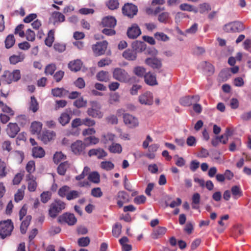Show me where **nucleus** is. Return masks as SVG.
<instances>
[{
    "mask_svg": "<svg viewBox=\"0 0 251 251\" xmlns=\"http://www.w3.org/2000/svg\"><path fill=\"white\" fill-rule=\"evenodd\" d=\"M114 79L122 83H128L131 81L130 75L124 69L116 68L112 72Z\"/></svg>",
    "mask_w": 251,
    "mask_h": 251,
    "instance_id": "f257e3e1",
    "label": "nucleus"
},
{
    "mask_svg": "<svg viewBox=\"0 0 251 251\" xmlns=\"http://www.w3.org/2000/svg\"><path fill=\"white\" fill-rule=\"evenodd\" d=\"M133 50L127 49L125 50L123 53V56L128 60H134L137 57L136 52L134 50H137V48H140V50L144 49V43L141 42H135L132 44Z\"/></svg>",
    "mask_w": 251,
    "mask_h": 251,
    "instance_id": "f03ea898",
    "label": "nucleus"
},
{
    "mask_svg": "<svg viewBox=\"0 0 251 251\" xmlns=\"http://www.w3.org/2000/svg\"><path fill=\"white\" fill-rule=\"evenodd\" d=\"M66 204L60 200H56L51 203L49 210V215L52 218H55L57 215L65 209Z\"/></svg>",
    "mask_w": 251,
    "mask_h": 251,
    "instance_id": "7ed1b4c3",
    "label": "nucleus"
},
{
    "mask_svg": "<svg viewBox=\"0 0 251 251\" xmlns=\"http://www.w3.org/2000/svg\"><path fill=\"white\" fill-rule=\"evenodd\" d=\"M13 229L11 220H8L0 223V238L3 239L9 235Z\"/></svg>",
    "mask_w": 251,
    "mask_h": 251,
    "instance_id": "20e7f679",
    "label": "nucleus"
},
{
    "mask_svg": "<svg viewBox=\"0 0 251 251\" xmlns=\"http://www.w3.org/2000/svg\"><path fill=\"white\" fill-rule=\"evenodd\" d=\"M2 76L8 84H10L12 82H16L21 78L20 71L15 70L12 72L6 71L4 72Z\"/></svg>",
    "mask_w": 251,
    "mask_h": 251,
    "instance_id": "39448f33",
    "label": "nucleus"
},
{
    "mask_svg": "<svg viewBox=\"0 0 251 251\" xmlns=\"http://www.w3.org/2000/svg\"><path fill=\"white\" fill-rule=\"evenodd\" d=\"M124 123L130 128H135L139 126V121L137 117L129 113L124 115Z\"/></svg>",
    "mask_w": 251,
    "mask_h": 251,
    "instance_id": "423d86ee",
    "label": "nucleus"
},
{
    "mask_svg": "<svg viewBox=\"0 0 251 251\" xmlns=\"http://www.w3.org/2000/svg\"><path fill=\"white\" fill-rule=\"evenodd\" d=\"M107 42L105 41L97 42L92 47L93 51L96 56H100L104 53L107 46Z\"/></svg>",
    "mask_w": 251,
    "mask_h": 251,
    "instance_id": "0eeeda50",
    "label": "nucleus"
},
{
    "mask_svg": "<svg viewBox=\"0 0 251 251\" xmlns=\"http://www.w3.org/2000/svg\"><path fill=\"white\" fill-rule=\"evenodd\" d=\"M123 13L125 15L128 17H133L136 15L138 9L137 7L131 3H127L125 4L122 8Z\"/></svg>",
    "mask_w": 251,
    "mask_h": 251,
    "instance_id": "6e6552de",
    "label": "nucleus"
},
{
    "mask_svg": "<svg viewBox=\"0 0 251 251\" xmlns=\"http://www.w3.org/2000/svg\"><path fill=\"white\" fill-rule=\"evenodd\" d=\"M72 151L75 154L84 153L86 145L80 140H77L71 145Z\"/></svg>",
    "mask_w": 251,
    "mask_h": 251,
    "instance_id": "1a4fd4ad",
    "label": "nucleus"
},
{
    "mask_svg": "<svg viewBox=\"0 0 251 251\" xmlns=\"http://www.w3.org/2000/svg\"><path fill=\"white\" fill-rule=\"evenodd\" d=\"M138 100L142 104L151 105L153 103V95L151 93L147 92L139 96Z\"/></svg>",
    "mask_w": 251,
    "mask_h": 251,
    "instance_id": "9d476101",
    "label": "nucleus"
},
{
    "mask_svg": "<svg viewBox=\"0 0 251 251\" xmlns=\"http://www.w3.org/2000/svg\"><path fill=\"white\" fill-rule=\"evenodd\" d=\"M59 221L64 222L69 226H73L76 223L77 219L74 214L66 213L59 217Z\"/></svg>",
    "mask_w": 251,
    "mask_h": 251,
    "instance_id": "9b49d317",
    "label": "nucleus"
},
{
    "mask_svg": "<svg viewBox=\"0 0 251 251\" xmlns=\"http://www.w3.org/2000/svg\"><path fill=\"white\" fill-rule=\"evenodd\" d=\"M20 131V128L16 123H10L6 128V132L9 137L14 138Z\"/></svg>",
    "mask_w": 251,
    "mask_h": 251,
    "instance_id": "f8f14e48",
    "label": "nucleus"
},
{
    "mask_svg": "<svg viewBox=\"0 0 251 251\" xmlns=\"http://www.w3.org/2000/svg\"><path fill=\"white\" fill-rule=\"evenodd\" d=\"M117 204L121 207L124 204L129 201V195L124 191H120L117 194Z\"/></svg>",
    "mask_w": 251,
    "mask_h": 251,
    "instance_id": "ddd939ff",
    "label": "nucleus"
},
{
    "mask_svg": "<svg viewBox=\"0 0 251 251\" xmlns=\"http://www.w3.org/2000/svg\"><path fill=\"white\" fill-rule=\"evenodd\" d=\"M141 33V31L139 26L136 24H133L127 30V34L130 38H136Z\"/></svg>",
    "mask_w": 251,
    "mask_h": 251,
    "instance_id": "4468645a",
    "label": "nucleus"
},
{
    "mask_svg": "<svg viewBox=\"0 0 251 251\" xmlns=\"http://www.w3.org/2000/svg\"><path fill=\"white\" fill-rule=\"evenodd\" d=\"M71 113L70 110L66 109L65 112L61 114L58 118V121L62 126H64L69 123L71 119Z\"/></svg>",
    "mask_w": 251,
    "mask_h": 251,
    "instance_id": "2eb2a0df",
    "label": "nucleus"
},
{
    "mask_svg": "<svg viewBox=\"0 0 251 251\" xmlns=\"http://www.w3.org/2000/svg\"><path fill=\"white\" fill-rule=\"evenodd\" d=\"M145 82L149 85L154 86L158 84L156 75L153 73L149 72L144 75Z\"/></svg>",
    "mask_w": 251,
    "mask_h": 251,
    "instance_id": "dca6fc26",
    "label": "nucleus"
},
{
    "mask_svg": "<svg viewBox=\"0 0 251 251\" xmlns=\"http://www.w3.org/2000/svg\"><path fill=\"white\" fill-rule=\"evenodd\" d=\"M145 63L154 69H159L162 66L161 60L156 58H148L145 60Z\"/></svg>",
    "mask_w": 251,
    "mask_h": 251,
    "instance_id": "f3484780",
    "label": "nucleus"
},
{
    "mask_svg": "<svg viewBox=\"0 0 251 251\" xmlns=\"http://www.w3.org/2000/svg\"><path fill=\"white\" fill-rule=\"evenodd\" d=\"M26 180L28 182V190L30 192H34L36 190L37 188V182H36V178L32 175H27L26 176Z\"/></svg>",
    "mask_w": 251,
    "mask_h": 251,
    "instance_id": "a211bd4d",
    "label": "nucleus"
},
{
    "mask_svg": "<svg viewBox=\"0 0 251 251\" xmlns=\"http://www.w3.org/2000/svg\"><path fill=\"white\" fill-rule=\"evenodd\" d=\"M55 136V133L53 131H46L44 132L40 136L41 140L45 144H47L53 140Z\"/></svg>",
    "mask_w": 251,
    "mask_h": 251,
    "instance_id": "6ab92c4d",
    "label": "nucleus"
},
{
    "mask_svg": "<svg viewBox=\"0 0 251 251\" xmlns=\"http://www.w3.org/2000/svg\"><path fill=\"white\" fill-rule=\"evenodd\" d=\"M90 156L95 155L98 158L101 159L107 156V153L103 149L101 148L94 149L90 150L88 152Z\"/></svg>",
    "mask_w": 251,
    "mask_h": 251,
    "instance_id": "aec40b11",
    "label": "nucleus"
},
{
    "mask_svg": "<svg viewBox=\"0 0 251 251\" xmlns=\"http://www.w3.org/2000/svg\"><path fill=\"white\" fill-rule=\"evenodd\" d=\"M101 24L103 26L114 27L116 25V20L113 17L107 16L102 19Z\"/></svg>",
    "mask_w": 251,
    "mask_h": 251,
    "instance_id": "412c9836",
    "label": "nucleus"
},
{
    "mask_svg": "<svg viewBox=\"0 0 251 251\" xmlns=\"http://www.w3.org/2000/svg\"><path fill=\"white\" fill-rule=\"evenodd\" d=\"M82 65V63L79 59L71 61L68 64L69 69L74 72H77L80 70Z\"/></svg>",
    "mask_w": 251,
    "mask_h": 251,
    "instance_id": "4be33fe9",
    "label": "nucleus"
},
{
    "mask_svg": "<svg viewBox=\"0 0 251 251\" xmlns=\"http://www.w3.org/2000/svg\"><path fill=\"white\" fill-rule=\"evenodd\" d=\"M28 108L29 111H32L33 113L36 112L39 108V103L34 96H32L30 98Z\"/></svg>",
    "mask_w": 251,
    "mask_h": 251,
    "instance_id": "5701e85b",
    "label": "nucleus"
},
{
    "mask_svg": "<svg viewBox=\"0 0 251 251\" xmlns=\"http://www.w3.org/2000/svg\"><path fill=\"white\" fill-rule=\"evenodd\" d=\"M42 128V124L40 122L35 121L32 123L30 131L33 134H38Z\"/></svg>",
    "mask_w": 251,
    "mask_h": 251,
    "instance_id": "b1692460",
    "label": "nucleus"
},
{
    "mask_svg": "<svg viewBox=\"0 0 251 251\" xmlns=\"http://www.w3.org/2000/svg\"><path fill=\"white\" fill-rule=\"evenodd\" d=\"M116 138V135L111 132H107L106 133H104L101 135V142L106 144L108 143V142H113L114 141Z\"/></svg>",
    "mask_w": 251,
    "mask_h": 251,
    "instance_id": "393cba45",
    "label": "nucleus"
},
{
    "mask_svg": "<svg viewBox=\"0 0 251 251\" xmlns=\"http://www.w3.org/2000/svg\"><path fill=\"white\" fill-rule=\"evenodd\" d=\"M25 58V55L20 52L17 55H13L9 57V61L11 64H16L18 62L23 61Z\"/></svg>",
    "mask_w": 251,
    "mask_h": 251,
    "instance_id": "a878e982",
    "label": "nucleus"
},
{
    "mask_svg": "<svg viewBox=\"0 0 251 251\" xmlns=\"http://www.w3.org/2000/svg\"><path fill=\"white\" fill-rule=\"evenodd\" d=\"M179 9L182 11L193 12L195 13H197L198 12L197 8L195 7L193 5L189 4L187 3L181 4L179 5Z\"/></svg>",
    "mask_w": 251,
    "mask_h": 251,
    "instance_id": "bb28decb",
    "label": "nucleus"
},
{
    "mask_svg": "<svg viewBox=\"0 0 251 251\" xmlns=\"http://www.w3.org/2000/svg\"><path fill=\"white\" fill-rule=\"evenodd\" d=\"M45 151L41 147H35L32 149V155L34 157L42 158L45 156Z\"/></svg>",
    "mask_w": 251,
    "mask_h": 251,
    "instance_id": "cd10ccee",
    "label": "nucleus"
},
{
    "mask_svg": "<svg viewBox=\"0 0 251 251\" xmlns=\"http://www.w3.org/2000/svg\"><path fill=\"white\" fill-rule=\"evenodd\" d=\"M108 150L112 153H120L122 152L123 149L121 144L113 142L109 146Z\"/></svg>",
    "mask_w": 251,
    "mask_h": 251,
    "instance_id": "c85d7f7f",
    "label": "nucleus"
},
{
    "mask_svg": "<svg viewBox=\"0 0 251 251\" xmlns=\"http://www.w3.org/2000/svg\"><path fill=\"white\" fill-rule=\"evenodd\" d=\"M167 229L164 227L159 226L153 230L152 237L154 239H157L162 236L166 232Z\"/></svg>",
    "mask_w": 251,
    "mask_h": 251,
    "instance_id": "c756f323",
    "label": "nucleus"
},
{
    "mask_svg": "<svg viewBox=\"0 0 251 251\" xmlns=\"http://www.w3.org/2000/svg\"><path fill=\"white\" fill-rule=\"evenodd\" d=\"M97 78L100 81L107 82L109 80L110 76L109 73L106 71H101L99 72L96 75Z\"/></svg>",
    "mask_w": 251,
    "mask_h": 251,
    "instance_id": "7c9ffc66",
    "label": "nucleus"
},
{
    "mask_svg": "<svg viewBox=\"0 0 251 251\" xmlns=\"http://www.w3.org/2000/svg\"><path fill=\"white\" fill-rule=\"evenodd\" d=\"M31 219V216L30 215L27 216L25 219L23 221L20 226L21 232L22 234H25L27 230V228L29 226Z\"/></svg>",
    "mask_w": 251,
    "mask_h": 251,
    "instance_id": "2f4dec72",
    "label": "nucleus"
},
{
    "mask_svg": "<svg viewBox=\"0 0 251 251\" xmlns=\"http://www.w3.org/2000/svg\"><path fill=\"white\" fill-rule=\"evenodd\" d=\"M87 114L94 118H101L103 116V113L100 110V109H88Z\"/></svg>",
    "mask_w": 251,
    "mask_h": 251,
    "instance_id": "473e14b6",
    "label": "nucleus"
},
{
    "mask_svg": "<svg viewBox=\"0 0 251 251\" xmlns=\"http://www.w3.org/2000/svg\"><path fill=\"white\" fill-rule=\"evenodd\" d=\"M197 9L198 10V12L202 14L210 11L211 10V6L209 3L204 2L199 4L198 8Z\"/></svg>",
    "mask_w": 251,
    "mask_h": 251,
    "instance_id": "72a5a7b5",
    "label": "nucleus"
},
{
    "mask_svg": "<svg viewBox=\"0 0 251 251\" xmlns=\"http://www.w3.org/2000/svg\"><path fill=\"white\" fill-rule=\"evenodd\" d=\"M69 167V164L67 161L62 163L57 168V172L60 175L64 176Z\"/></svg>",
    "mask_w": 251,
    "mask_h": 251,
    "instance_id": "f704fd0d",
    "label": "nucleus"
},
{
    "mask_svg": "<svg viewBox=\"0 0 251 251\" xmlns=\"http://www.w3.org/2000/svg\"><path fill=\"white\" fill-rule=\"evenodd\" d=\"M210 156L213 160H214L218 163L220 164L223 162L221 153L217 151H213L210 154Z\"/></svg>",
    "mask_w": 251,
    "mask_h": 251,
    "instance_id": "c9c22d12",
    "label": "nucleus"
},
{
    "mask_svg": "<svg viewBox=\"0 0 251 251\" xmlns=\"http://www.w3.org/2000/svg\"><path fill=\"white\" fill-rule=\"evenodd\" d=\"M25 189V185H23L18 190L17 193L15 194V201L16 202H18L23 199Z\"/></svg>",
    "mask_w": 251,
    "mask_h": 251,
    "instance_id": "e433bc0d",
    "label": "nucleus"
},
{
    "mask_svg": "<svg viewBox=\"0 0 251 251\" xmlns=\"http://www.w3.org/2000/svg\"><path fill=\"white\" fill-rule=\"evenodd\" d=\"M199 67L203 69L205 71H207L210 73H213L214 72V68L213 66L210 63L206 61H203L201 62L199 64Z\"/></svg>",
    "mask_w": 251,
    "mask_h": 251,
    "instance_id": "4c0bfd02",
    "label": "nucleus"
},
{
    "mask_svg": "<svg viewBox=\"0 0 251 251\" xmlns=\"http://www.w3.org/2000/svg\"><path fill=\"white\" fill-rule=\"evenodd\" d=\"M88 179L95 183H98L100 181V176L99 173L97 172H93L91 173L88 177Z\"/></svg>",
    "mask_w": 251,
    "mask_h": 251,
    "instance_id": "58836bf2",
    "label": "nucleus"
},
{
    "mask_svg": "<svg viewBox=\"0 0 251 251\" xmlns=\"http://www.w3.org/2000/svg\"><path fill=\"white\" fill-rule=\"evenodd\" d=\"M133 73L139 77H144L146 69L141 66H136L133 70Z\"/></svg>",
    "mask_w": 251,
    "mask_h": 251,
    "instance_id": "ea45409f",
    "label": "nucleus"
},
{
    "mask_svg": "<svg viewBox=\"0 0 251 251\" xmlns=\"http://www.w3.org/2000/svg\"><path fill=\"white\" fill-rule=\"evenodd\" d=\"M15 39L13 35L10 34L7 36L5 40V47L7 49L11 48L15 44Z\"/></svg>",
    "mask_w": 251,
    "mask_h": 251,
    "instance_id": "a19ab883",
    "label": "nucleus"
},
{
    "mask_svg": "<svg viewBox=\"0 0 251 251\" xmlns=\"http://www.w3.org/2000/svg\"><path fill=\"white\" fill-rule=\"evenodd\" d=\"M54 31L52 30H50L49 32L48 36L45 39V44L48 47H51L54 42Z\"/></svg>",
    "mask_w": 251,
    "mask_h": 251,
    "instance_id": "79ce46f5",
    "label": "nucleus"
},
{
    "mask_svg": "<svg viewBox=\"0 0 251 251\" xmlns=\"http://www.w3.org/2000/svg\"><path fill=\"white\" fill-rule=\"evenodd\" d=\"M186 18H189V16L185 13L178 12L175 15V23L178 24L182 21L183 19Z\"/></svg>",
    "mask_w": 251,
    "mask_h": 251,
    "instance_id": "37998d69",
    "label": "nucleus"
},
{
    "mask_svg": "<svg viewBox=\"0 0 251 251\" xmlns=\"http://www.w3.org/2000/svg\"><path fill=\"white\" fill-rule=\"evenodd\" d=\"M81 193L79 191L73 190L69 191L66 195V199L69 200H72L79 197Z\"/></svg>",
    "mask_w": 251,
    "mask_h": 251,
    "instance_id": "c03bdc74",
    "label": "nucleus"
},
{
    "mask_svg": "<svg viewBox=\"0 0 251 251\" xmlns=\"http://www.w3.org/2000/svg\"><path fill=\"white\" fill-rule=\"evenodd\" d=\"M231 191L233 196L235 199L242 195V192L239 186L235 185L232 187Z\"/></svg>",
    "mask_w": 251,
    "mask_h": 251,
    "instance_id": "a18cd8bd",
    "label": "nucleus"
},
{
    "mask_svg": "<svg viewBox=\"0 0 251 251\" xmlns=\"http://www.w3.org/2000/svg\"><path fill=\"white\" fill-rule=\"evenodd\" d=\"M122 225L120 224L116 223L113 227L112 234L115 237H118L121 233Z\"/></svg>",
    "mask_w": 251,
    "mask_h": 251,
    "instance_id": "49530a36",
    "label": "nucleus"
},
{
    "mask_svg": "<svg viewBox=\"0 0 251 251\" xmlns=\"http://www.w3.org/2000/svg\"><path fill=\"white\" fill-rule=\"evenodd\" d=\"M51 92L54 96L61 97L65 94L66 91L63 88H56L52 89Z\"/></svg>",
    "mask_w": 251,
    "mask_h": 251,
    "instance_id": "de8ad7c7",
    "label": "nucleus"
},
{
    "mask_svg": "<svg viewBox=\"0 0 251 251\" xmlns=\"http://www.w3.org/2000/svg\"><path fill=\"white\" fill-rule=\"evenodd\" d=\"M155 38L158 41L166 42L170 39V38L163 32H156L154 34Z\"/></svg>",
    "mask_w": 251,
    "mask_h": 251,
    "instance_id": "09e8293b",
    "label": "nucleus"
},
{
    "mask_svg": "<svg viewBox=\"0 0 251 251\" xmlns=\"http://www.w3.org/2000/svg\"><path fill=\"white\" fill-rule=\"evenodd\" d=\"M100 167L104 170L110 171L114 167V165L110 161H102L100 163Z\"/></svg>",
    "mask_w": 251,
    "mask_h": 251,
    "instance_id": "8fccbe9b",
    "label": "nucleus"
},
{
    "mask_svg": "<svg viewBox=\"0 0 251 251\" xmlns=\"http://www.w3.org/2000/svg\"><path fill=\"white\" fill-rule=\"evenodd\" d=\"M6 174V164L4 161L0 159V179L5 177Z\"/></svg>",
    "mask_w": 251,
    "mask_h": 251,
    "instance_id": "3c124183",
    "label": "nucleus"
},
{
    "mask_svg": "<svg viewBox=\"0 0 251 251\" xmlns=\"http://www.w3.org/2000/svg\"><path fill=\"white\" fill-rule=\"evenodd\" d=\"M120 95L117 93H114L110 96L108 102L111 104H114L115 103L120 102Z\"/></svg>",
    "mask_w": 251,
    "mask_h": 251,
    "instance_id": "603ef678",
    "label": "nucleus"
},
{
    "mask_svg": "<svg viewBox=\"0 0 251 251\" xmlns=\"http://www.w3.org/2000/svg\"><path fill=\"white\" fill-rule=\"evenodd\" d=\"M66 159V156L61 152H56L53 156V161L54 163L57 164L61 161Z\"/></svg>",
    "mask_w": 251,
    "mask_h": 251,
    "instance_id": "864d4df0",
    "label": "nucleus"
},
{
    "mask_svg": "<svg viewBox=\"0 0 251 251\" xmlns=\"http://www.w3.org/2000/svg\"><path fill=\"white\" fill-rule=\"evenodd\" d=\"M26 171L29 173L28 175H31L35 170V162L33 161H29L26 165Z\"/></svg>",
    "mask_w": 251,
    "mask_h": 251,
    "instance_id": "5fc2aeb1",
    "label": "nucleus"
},
{
    "mask_svg": "<svg viewBox=\"0 0 251 251\" xmlns=\"http://www.w3.org/2000/svg\"><path fill=\"white\" fill-rule=\"evenodd\" d=\"M90 242V238L88 237L79 238L77 241L78 245L80 247H86Z\"/></svg>",
    "mask_w": 251,
    "mask_h": 251,
    "instance_id": "6e6d98bb",
    "label": "nucleus"
},
{
    "mask_svg": "<svg viewBox=\"0 0 251 251\" xmlns=\"http://www.w3.org/2000/svg\"><path fill=\"white\" fill-rule=\"evenodd\" d=\"M119 2L117 0H109L106 3L107 6L111 10L117 9L119 6Z\"/></svg>",
    "mask_w": 251,
    "mask_h": 251,
    "instance_id": "4d7b16f0",
    "label": "nucleus"
},
{
    "mask_svg": "<svg viewBox=\"0 0 251 251\" xmlns=\"http://www.w3.org/2000/svg\"><path fill=\"white\" fill-rule=\"evenodd\" d=\"M70 187L68 186L65 185L60 188L58 192V195L62 197H66L67 194L69 192Z\"/></svg>",
    "mask_w": 251,
    "mask_h": 251,
    "instance_id": "13d9d810",
    "label": "nucleus"
},
{
    "mask_svg": "<svg viewBox=\"0 0 251 251\" xmlns=\"http://www.w3.org/2000/svg\"><path fill=\"white\" fill-rule=\"evenodd\" d=\"M223 29L227 32H235L234 23H230L225 25Z\"/></svg>",
    "mask_w": 251,
    "mask_h": 251,
    "instance_id": "bf43d9fd",
    "label": "nucleus"
},
{
    "mask_svg": "<svg viewBox=\"0 0 251 251\" xmlns=\"http://www.w3.org/2000/svg\"><path fill=\"white\" fill-rule=\"evenodd\" d=\"M87 101L82 98L78 99L75 100L74 102V105L77 108H80L86 106Z\"/></svg>",
    "mask_w": 251,
    "mask_h": 251,
    "instance_id": "052dcab7",
    "label": "nucleus"
},
{
    "mask_svg": "<svg viewBox=\"0 0 251 251\" xmlns=\"http://www.w3.org/2000/svg\"><path fill=\"white\" fill-rule=\"evenodd\" d=\"M52 17L56 22H63L65 21V16L60 12H54Z\"/></svg>",
    "mask_w": 251,
    "mask_h": 251,
    "instance_id": "680f3d73",
    "label": "nucleus"
},
{
    "mask_svg": "<svg viewBox=\"0 0 251 251\" xmlns=\"http://www.w3.org/2000/svg\"><path fill=\"white\" fill-rule=\"evenodd\" d=\"M91 195L96 198H100L102 196V192L100 187L95 188L92 189Z\"/></svg>",
    "mask_w": 251,
    "mask_h": 251,
    "instance_id": "e2e57ef3",
    "label": "nucleus"
},
{
    "mask_svg": "<svg viewBox=\"0 0 251 251\" xmlns=\"http://www.w3.org/2000/svg\"><path fill=\"white\" fill-rule=\"evenodd\" d=\"M55 70L56 66L54 64H49L46 67L45 73L46 75H52Z\"/></svg>",
    "mask_w": 251,
    "mask_h": 251,
    "instance_id": "0e129e2a",
    "label": "nucleus"
},
{
    "mask_svg": "<svg viewBox=\"0 0 251 251\" xmlns=\"http://www.w3.org/2000/svg\"><path fill=\"white\" fill-rule=\"evenodd\" d=\"M106 121L108 123L112 125H116L118 123V119L117 116L111 115L106 118Z\"/></svg>",
    "mask_w": 251,
    "mask_h": 251,
    "instance_id": "69168bd1",
    "label": "nucleus"
},
{
    "mask_svg": "<svg viewBox=\"0 0 251 251\" xmlns=\"http://www.w3.org/2000/svg\"><path fill=\"white\" fill-rule=\"evenodd\" d=\"M169 17V13L167 12H163L159 14L158 20L160 22L166 23Z\"/></svg>",
    "mask_w": 251,
    "mask_h": 251,
    "instance_id": "338daca9",
    "label": "nucleus"
},
{
    "mask_svg": "<svg viewBox=\"0 0 251 251\" xmlns=\"http://www.w3.org/2000/svg\"><path fill=\"white\" fill-rule=\"evenodd\" d=\"M26 38L28 41H33L35 39V34L30 29H28L25 33Z\"/></svg>",
    "mask_w": 251,
    "mask_h": 251,
    "instance_id": "774afa93",
    "label": "nucleus"
}]
</instances>
